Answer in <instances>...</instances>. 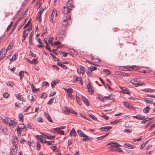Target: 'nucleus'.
I'll return each mask as SVG.
<instances>
[{"label":"nucleus","instance_id":"nucleus-1","mask_svg":"<svg viewBox=\"0 0 155 155\" xmlns=\"http://www.w3.org/2000/svg\"><path fill=\"white\" fill-rule=\"evenodd\" d=\"M74 8L73 1H68L66 3V6L64 7L62 10L64 14H70V12Z\"/></svg>","mask_w":155,"mask_h":155},{"label":"nucleus","instance_id":"nucleus-2","mask_svg":"<svg viewBox=\"0 0 155 155\" xmlns=\"http://www.w3.org/2000/svg\"><path fill=\"white\" fill-rule=\"evenodd\" d=\"M64 16L62 25L64 26H68L70 24V21L71 19L70 14H64Z\"/></svg>","mask_w":155,"mask_h":155},{"label":"nucleus","instance_id":"nucleus-3","mask_svg":"<svg viewBox=\"0 0 155 155\" xmlns=\"http://www.w3.org/2000/svg\"><path fill=\"white\" fill-rule=\"evenodd\" d=\"M23 19V18L20 17L15 22V24H14L12 29L11 30V31L9 33L8 35H10L13 32V31L15 30L16 28L17 25H18V22L21 20V19Z\"/></svg>","mask_w":155,"mask_h":155},{"label":"nucleus","instance_id":"nucleus-4","mask_svg":"<svg viewBox=\"0 0 155 155\" xmlns=\"http://www.w3.org/2000/svg\"><path fill=\"white\" fill-rule=\"evenodd\" d=\"M54 130L55 132H57V134H59L61 135L64 134V131L62 130H61L60 127L54 128Z\"/></svg>","mask_w":155,"mask_h":155},{"label":"nucleus","instance_id":"nucleus-5","mask_svg":"<svg viewBox=\"0 0 155 155\" xmlns=\"http://www.w3.org/2000/svg\"><path fill=\"white\" fill-rule=\"evenodd\" d=\"M112 128L111 126L103 127L100 128L99 130L102 131H108L110 130Z\"/></svg>","mask_w":155,"mask_h":155},{"label":"nucleus","instance_id":"nucleus-6","mask_svg":"<svg viewBox=\"0 0 155 155\" xmlns=\"http://www.w3.org/2000/svg\"><path fill=\"white\" fill-rule=\"evenodd\" d=\"M64 89L65 90L68 94L70 93H72L73 92V90L71 88H70L68 87H64Z\"/></svg>","mask_w":155,"mask_h":155},{"label":"nucleus","instance_id":"nucleus-7","mask_svg":"<svg viewBox=\"0 0 155 155\" xmlns=\"http://www.w3.org/2000/svg\"><path fill=\"white\" fill-rule=\"evenodd\" d=\"M8 124L11 127L13 128L17 124V122L14 120H11Z\"/></svg>","mask_w":155,"mask_h":155},{"label":"nucleus","instance_id":"nucleus-8","mask_svg":"<svg viewBox=\"0 0 155 155\" xmlns=\"http://www.w3.org/2000/svg\"><path fill=\"white\" fill-rule=\"evenodd\" d=\"M123 105L129 108V109H135L134 107L132 105H131L130 104L128 103L127 102L123 101Z\"/></svg>","mask_w":155,"mask_h":155},{"label":"nucleus","instance_id":"nucleus-9","mask_svg":"<svg viewBox=\"0 0 155 155\" xmlns=\"http://www.w3.org/2000/svg\"><path fill=\"white\" fill-rule=\"evenodd\" d=\"M64 109L62 110L63 111L64 113L66 114H68L71 113V109L70 108L67 107H64Z\"/></svg>","mask_w":155,"mask_h":155},{"label":"nucleus","instance_id":"nucleus-10","mask_svg":"<svg viewBox=\"0 0 155 155\" xmlns=\"http://www.w3.org/2000/svg\"><path fill=\"white\" fill-rule=\"evenodd\" d=\"M109 150L110 151H117L119 152H123V151L120 148H117L115 149L112 147H110L109 148Z\"/></svg>","mask_w":155,"mask_h":155},{"label":"nucleus","instance_id":"nucleus-11","mask_svg":"<svg viewBox=\"0 0 155 155\" xmlns=\"http://www.w3.org/2000/svg\"><path fill=\"white\" fill-rule=\"evenodd\" d=\"M81 99L83 100L84 104L87 106H89V104L87 99L83 96H81Z\"/></svg>","mask_w":155,"mask_h":155},{"label":"nucleus","instance_id":"nucleus-12","mask_svg":"<svg viewBox=\"0 0 155 155\" xmlns=\"http://www.w3.org/2000/svg\"><path fill=\"white\" fill-rule=\"evenodd\" d=\"M15 95L16 96V97L20 100L23 102L25 101V100L24 99L22 95L18 94V95Z\"/></svg>","mask_w":155,"mask_h":155},{"label":"nucleus","instance_id":"nucleus-13","mask_svg":"<svg viewBox=\"0 0 155 155\" xmlns=\"http://www.w3.org/2000/svg\"><path fill=\"white\" fill-rule=\"evenodd\" d=\"M92 70H91L90 68H88V70L86 71V73L88 77H91L92 76Z\"/></svg>","mask_w":155,"mask_h":155},{"label":"nucleus","instance_id":"nucleus-14","mask_svg":"<svg viewBox=\"0 0 155 155\" xmlns=\"http://www.w3.org/2000/svg\"><path fill=\"white\" fill-rule=\"evenodd\" d=\"M59 81L60 80H59L53 81L51 83V85L52 87H53L57 84L58 83Z\"/></svg>","mask_w":155,"mask_h":155},{"label":"nucleus","instance_id":"nucleus-15","mask_svg":"<svg viewBox=\"0 0 155 155\" xmlns=\"http://www.w3.org/2000/svg\"><path fill=\"white\" fill-rule=\"evenodd\" d=\"M77 95H78V94H76V100H77V102L80 105H81L82 104V102L81 101V100H82L81 99V98L80 97H79V96H78Z\"/></svg>","mask_w":155,"mask_h":155},{"label":"nucleus","instance_id":"nucleus-16","mask_svg":"<svg viewBox=\"0 0 155 155\" xmlns=\"http://www.w3.org/2000/svg\"><path fill=\"white\" fill-rule=\"evenodd\" d=\"M18 55V54L16 53H15V54H14L13 55L12 58H11L10 59V61L12 62L15 60L17 58Z\"/></svg>","mask_w":155,"mask_h":155},{"label":"nucleus","instance_id":"nucleus-17","mask_svg":"<svg viewBox=\"0 0 155 155\" xmlns=\"http://www.w3.org/2000/svg\"><path fill=\"white\" fill-rule=\"evenodd\" d=\"M138 67L135 66H130L129 67V70L130 71L136 70L138 69Z\"/></svg>","mask_w":155,"mask_h":155},{"label":"nucleus","instance_id":"nucleus-18","mask_svg":"<svg viewBox=\"0 0 155 155\" xmlns=\"http://www.w3.org/2000/svg\"><path fill=\"white\" fill-rule=\"evenodd\" d=\"M150 107L149 106H146L143 110V113L145 114L148 113L150 110Z\"/></svg>","mask_w":155,"mask_h":155},{"label":"nucleus","instance_id":"nucleus-19","mask_svg":"<svg viewBox=\"0 0 155 155\" xmlns=\"http://www.w3.org/2000/svg\"><path fill=\"white\" fill-rule=\"evenodd\" d=\"M38 8H39L40 11L38 12V14H40L41 15L42 12L45 10V8H43L41 7V4L39 3V6Z\"/></svg>","mask_w":155,"mask_h":155},{"label":"nucleus","instance_id":"nucleus-20","mask_svg":"<svg viewBox=\"0 0 155 155\" xmlns=\"http://www.w3.org/2000/svg\"><path fill=\"white\" fill-rule=\"evenodd\" d=\"M70 135L73 137L75 136H76V132L74 128L72 129L70 133Z\"/></svg>","mask_w":155,"mask_h":155},{"label":"nucleus","instance_id":"nucleus-21","mask_svg":"<svg viewBox=\"0 0 155 155\" xmlns=\"http://www.w3.org/2000/svg\"><path fill=\"white\" fill-rule=\"evenodd\" d=\"M23 38L24 40H25V38H26L27 36L28 35L29 33V32H28L27 30H25L23 32Z\"/></svg>","mask_w":155,"mask_h":155},{"label":"nucleus","instance_id":"nucleus-22","mask_svg":"<svg viewBox=\"0 0 155 155\" xmlns=\"http://www.w3.org/2000/svg\"><path fill=\"white\" fill-rule=\"evenodd\" d=\"M104 98L106 100L108 99L109 100H111L113 99L114 97L111 94H109L108 96H105Z\"/></svg>","mask_w":155,"mask_h":155},{"label":"nucleus","instance_id":"nucleus-23","mask_svg":"<svg viewBox=\"0 0 155 155\" xmlns=\"http://www.w3.org/2000/svg\"><path fill=\"white\" fill-rule=\"evenodd\" d=\"M97 99H98L100 101H101L103 102H104V98L103 97V96L102 95H98L97 97Z\"/></svg>","mask_w":155,"mask_h":155},{"label":"nucleus","instance_id":"nucleus-24","mask_svg":"<svg viewBox=\"0 0 155 155\" xmlns=\"http://www.w3.org/2000/svg\"><path fill=\"white\" fill-rule=\"evenodd\" d=\"M82 136L83 137H84L82 139L83 141H87L89 140L88 136L85 134H83Z\"/></svg>","mask_w":155,"mask_h":155},{"label":"nucleus","instance_id":"nucleus-25","mask_svg":"<svg viewBox=\"0 0 155 155\" xmlns=\"http://www.w3.org/2000/svg\"><path fill=\"white\" fill-rule=\"evenodd\" d=\"M45 142L47 144V146L53 145L54 143V142L53 141H47L45 140Z\"/></svg>","mask_w":155,"mask_h":155},{"label":"nucleus","instance_id":"nucleus-26","mask_svg":"<svg viewBox=\"0 0 155 155\" xmlns=\"http://www.w3.org/2000/svg\"><path fill=\"white\" fill-rule=\"evenodd\" d=\"M6 84L9 87H13L14 83L12 81H8L6 82Z\"/></svg>","mask_w":155,"mask_h":155},{"label":"nucleus","instance_id":"nucleus-27","mask_svg":"<svg viewBox=\"0 0 155 155\" xmlns=\"http://www.w3.org/2000/svg\"><path fill=\"white\" fill-rule=\"evenodd\" d=\"M61 63H62V62H61V63H57V64L58 66L61 67L64 69H67L68 68L67 67L64 65L63 64H61Z\"/></svg>","mask_w":155,"mask_h":155},{"label":"nucleus","instance_id":"nucleus-28","mask_svg":"<svg viewBox=\"0 0 155 155\" xmlns=\"http://www.w3.org/2000/svg\"><path fill=\"white\" fill-rule=\"evenodd\" d=\"M12 140L13 143H15V144L16 143H18V140L17 138L15 136H13Z\"/></svg>","mask_w":155,"mask_h":155},{"label":"nucleus","instance_id":"nucleus-29","mask_svg":"<svg viewBox=\"0 0 155 155\" xmlns=\"http://www.w3.org/2000/svg\"><path fill=\"white\" fill-rule=\"evenodd\" d=\"M38 40L39 43L40 45H37V46L39 47H44V45L43 44H42V43L41 41V40L40 38H38Z\"/></svg>","mask_w":155,"mask_h":155},{"label":"nucleus","instance_id":"nucleus-30","mask_svg":"<svg viewBox=\"0 0 155 155\" xmlns=\"http://www.w3.org/2000/svg\"><path fill=\"white\" fill-rule=\"evenodd\" d=\"M81 78V77H78L76 75H74L73 76V80L75 82L79 81V79H80Z\"/></svg>","mask_w":155,"mask_h":155},{"label":"nucleus","instance_id":"nucleus-31","mask_svg":"<svg viewBox=\"0 0 155 155\" xmlns=\"http://www.w3.org/2000/svg\"><path fill=\"white\" fill-rule=\"evenodd\" d=\"M144 100L146 102H148L149 104H152L153 103V100L147 98H144Z\"/></svg>","mask_w":155,"mask_h":155},{"label":"nucleus","instance_id":"nucleus-32","mask_svg":"<svg viewBox=\"0 0 155 155\" xmlns=\"http://www.w3.org/2000/svg\"><path fill=\"white\" fill-rule=\"evenodd\" d=\"M38 63L37 59H33L31 61V64H36Z\"/></svg>","mask_w":155,"mask_h":155},{"label":"nucleus","instance_id":"nucleus-33","mask_svg":"<svg viewBox=\"0 0 155 155\" xmlns=\"http://www.w3.org/2000/svg\"><path fill=\"white\" fill-rule=\"evenodd\" d=\"M77 132L78 133V134L79 135L80 137H82V135L83 134H85L82 132L81 130H77Z\"/></svg>","mask_w":155,"mask_h":155},{"label":"nucleus","instance_id":"nucleus-34","mask_svg":"<svg viewBox=\"0 0 155 155\" xmlns=\"http://www.w3.org/2000/svg\"><path fill=\"white\" fill-rule=\"evenodd\" d=\"M23 114L22 113L19 114L18 115V117L20 119V120L22 121V122L23 121Z\"/></svg>","mask_w":155,"mask_h":155},{"label":"nucleus","instance_id":"nucleus-35","mask_svg":"<svg viewBox=\"0 0 155 155\" xmlns=\"http://www.w3.org/2000/svg\"><path fill=\"white\" fill-rule=\"evenodd\" d=\"M19 76L20 79L21 80L24 76V71H21L19 73Z\"/></svg>","mask_w":155,"mask_h":155},{"label":"nucleus","instance_id":"nucleus-36","mask_svg":"<svg viewBox=\"0 0 155 155\" xmlns=\"http://www.w3.org/2000/svg\"><path fill=\"white\" fill-rule=\"evenodd\" d=\"M122 119H120L119 120H115L112 122L110 123V124H116L118 123H119V122H120V120H121Z\"/></svg>","mask_w":155,"mask_h":155},{"label":"nucleus","instance_id":"nucleus-37","mask_svg":"<svg viewBox=\"0 0 155 155\" xmlns=\"http://www.w3.org/2000/svg\"><path fill=\"white\" fill-rule=\"evenodd\" d=\"M45 138H46V137H45L44 138V136H43L41 138H40V141L41 142V143H45V141L46 140H45Z\"/></svg>","mask_w":155,"mask_h":155},{"label":"nucleus","instance_id":"nucleus-38","mask_svg":"<svg viewBox=\"0 0 155 155\" xmlns=\"http://www.w3.org/2000/svg\"><path fill=\"white\" fill-rule=\"evenodd\" d=\"M39 96L41 98H45L47 97V94L45 93H44L43 94H40Z\"/></svg>","mask_w":155,"mask_h":155},{"label":"nucleus","instance_id":"nucleus-39","mask_svg":"<svg viewBox=\"0 0 155 155\" xmlns=\"http://www.w3.org/2000/svg\"><path fill=\"white\" fill-rule=\"evenodd\" d=\"M18 125H19V127H21V128H22L23 129H25V131L27 130L26 128L25 127V126L23 124H19Z\"/></svg>","mask_w":155,"mask_h":155},{"label":"nucleus","instance_id":"nucleus-40","mask_svg":"<svg viewBox=\"0 0 155 155\" xmlns=\"http://www.w3.org/2000/svg\"><path fill=\"white\" fill-rule=\"evenodd\" d=\"M44 136H45L46 138V137L47 139L49 140H52L55 137V136H47L46 135H45Z\"/></svg>","mask_w":155,"mask_h":155},{"label":"nucleus","instance_id":"nucleus-41","mask_svg":"<svg viewBox=\"0 0 155 155\" xmlns=\"http://www.w3.org/2000/svg\"><path fill=\"white\" fill-rule=\"evenodd\" d=\"M27 19H25V21L24 22H22L21 23V25L20 26V27L18 28V31H19L20 29H21V28L22 27V26H23V25H24V24L27 21Z\"/></svg>","mask_w":155,"mask_h":155},{"label":"nucleus","instance_id":"nucleus-42","mask_svg":"<svg viewBox=\"0 0 155 155\" xmlns=\"http://www.w3.org/2000/svg\"><path fill=\"white\" fill-rule=\"evenodd\" d=\"M107 145H110L112 147H116V143L115 142H112L110 143H108Z\"/></svg>","mask_w":155,"mask_h":155},{"label":"nucleus","instance_id":"nucleus-43","mask_svg":"<svg viewBox=\"0 0 155 155\" xmlns=\"http://www.w3.org/2000/svg\"><path fill=\"white\" fill-rule=\"evenodd\" d=\"M54 98H52L50 99L48 101L47 103V104H51L53 102L54 100Z\"/></svg>","mask_w":155,"mask_h":155},{"label":"nucleus","instance_id":"nucleus-44","mask_svg":"<svg viewBox=\"0 0 155 155\" xmlns=\"http://www.w3.org/2000/svg\"><path fill=\"white\" fill-rule=\"evenodd\" d=\"M13 45L12 43H10L9 45L8 46V47L6 49V51H7L8 50H9L11 49L12 47H13Z\"/></svg>","mask_w":155,"mask_h":155},{"label":"nucleus","instance_id":"nucleus-45","mask_svg":"<svg viewBox=\"0 0 155 155\" xmlns=\"http://www.w3.org/2000/svg\"><path fill=\"white\" fill-rule=\"evenodd\" d=\"M123 92L125 94H130V92L127 89H126L123 90Z\"/></svg>","mask_w":155,"mask_h":155},{"label":"nucleus","instance_id":"nucleus-46","mask_svg":"<svg viewBox=\"0 0 155 155\" xmlns=\"http://www.w3.org/2000/svg\"><path fill=\"white\" fill-rule=\"evenodd\" d=\"M103 71L105 73L107 74L108 75L110 74V71L108 70L107 69H103Z\"/></svg>","mask_w":155,"mask_h":155},{"label":"nucleus","instance_id":"nucleus-47","mask_svg":"<svg viewBox=\"0 0 155 155\" xmlns=\"http://www.w3.org/2000/svg\"><path fill=\"white\" fill-rule=\"evenodd\" d=\"M46 48L47 50L49 51L50 52H51V50L50 46L48 44L47 45L46 44Z\"/></svg>","mask_w":155,"mask_h":155},{"label":"nucleus","instance_id":"nucleus-48","mask_svg":"<svg viewBox=\"0 0 155 155\" xmlns=\"http://www.w3.org/2000/svg\"><path fill=\"white\" fill-rule=\"evenodd\" d=\"M132 131V130L131 129H125L124 131V133L127 132L128 133H130Z\"/></svg>","mask_w":155,"mask_h":155},{"label":"nucleus","instance_id":"nucleus-49","mask_svg":"<svg viewBox=\"0 0 155 155\" xmlns=\"http://www.w3.org/2000/svg\"><path fill=\"white\" fill-rule=\"evenodd\" d=\"M13 22L12 21L10 24L8 26V28H7V31H8L11 28L12 26L13 25Z\"/></svg>","mask_w":155,"mask_h":155},{"label":"nucleus","instance_id":"nucleus-50","mask_svg":"<svg viewBox=\"0 0 155 155\" xmlns=\"http://www.w3.org/2000/svg\"><path fill=\"white\" fill-rule=\"evenodd\" d=\"M61 54H62L64 57H65L67 56V55L68 53L62 51L61 52Z\"/></svg>","mask_w":155,"mask_h":155},{"label":"nucleus","instance_id":"nucleus-51","mask_svg":"<svg viewBox=\"0 0 155 155\" xmlns=\"http://www.w3.org/2000/svg\"><path fill=\"white\" fill-rule=\"evenodd\" d=\"M31 22V20H30V19L28 21V22L27 23V24L24 26V27H23V28L24 29H25L27 27H28L30 23V22Z\"/></svg>","mask_w":155,"mask_h":155},{"label":"nucleus","instance_id":"nucleus-52","mask_svg":"<svg viewBox=\"0 0 155 155\" xmlns=\"http://www.w3.org/2000/svg\"><path fill=\"white\" fill-rule=\"evenodd\" d=\"M41 15L40 14H38V15L36 18L37 19H39V22H40L41 21Z\"/></svg>","mask_w":155,"mask_h":155},{"label":"nucleus","instance_id":"nucleus-53","mask_svg":"<svg viewBox=\"0 0 155 155\" xmlns=\"http://www.w3.org/2000/svg\"><path fill=\"white\" fill-rule=\"evenodd\" d=\"M104 136L99 137H97L96 138V139L97 140V141L99 140H101L104 138Z\"/></svg>","mask_w":155,"mask_h":155},{"label":"nucleus","instance_id":"nucleus-54","mask_svg":"<svg viewBox=\"0 0 155 155\" xmlns=\"http://www.w3.org/2000/svg\"><path fill=\"white\" fill-rule=\"evenodd\" d=\"M72 144V140L71 139H69L68 140V146H69Z\"/></svg>","mask_w":155,"mask_h":155},{"label":"nucleus","instance_id":"nucleus-55","mask_svg":"<svg viewBox=\"0 0 155 155\" xmlns=\"http://www.w3.org/2000/svg\"><path fill=\"white\" fill-rule=\"evenodd\" d=\"M89 115L91 118L94 120H96L97 119V118L94 115L89 114Z\"/></svg>","mask_w":155,"mask_h":155},{"label":"nucleus","instance_id":"nucleus-56","mask_svg":"<svg viewBox=\"0 0 155 155\" xmlns=\"http://www.w3.org/2000/svg\"><path fill=\"white\" fill-rule=\"evenodd\" d=\"M92 87H91V88H88L87 89L89 92L91 94H93V93H94V92H93V91L92 90Z\"/></svg>","mask_w":155,"mask_h":155},{"label":"nucleus","instance_id":"nucleus-57","mask_svg":"<svg viewBox=\"0 0 155 155\" xmlns=\"http://www.w3.org/2000/svg\"><path fill=\"white\" fill-rule=\"evenodd\" d=\"M53 18H54V17L53 16H50L49 17V19H50V21L53 24L54 23V22L53 21Z\"/></svg>","mask_w":155,"mask_h":155},{"label":"nucleus","instance_id":"nucleus-58","mask_svg":"<svg viewBox=\"0 0 155 155\" xmlns=\"http://www.w3.org/2000/svg\"><path fill=\"white\" fill-rule=\"evenodd\" d=\"M54 39L53 38H52L50 40V38H49V40H48L49 42L52 45H53L54 44L52 43V41H53V39Z\"/></svg>","mask_w":155,"mask_h":155},{"label":"nucleus","instance_id":"nucleus-59","mask_svg":"<svg viewBox=\"0 0 155 155\" xmlns=\"http://www.w3.org/2000/svg\"><path fill=\"white\" fill-rule=\"evenodd\" d=\"M81 72V71H85V68L83 66H81L80 67Z\"/></svg>","mask_w":155,"mask_h":155},{"label":"nucleus","instance_id":"nucleus-60","mask_svg":"<svg viewBox=\"0 0 155 155\" xmlns=\"http://www.w3.org/2000/svg\"><path fill=\"white\" fill-rule=\"evenodd\" d=\"M26 142V141L23 137H21L20 140V143H23V142Z\"/></svg>","mask_w":155,"mask_h":155},{"label":"nucleus","instance_id":"nucleus-61","mask_svg":"<svg viewBox=\"0 0 155 155\" xmlns=\"http://www.w3.org/2000/svg\"><path fill=\"white\" fill-rule=\"evenodd\" d=\"M89 68H91V70H92V71H95L97 69V68L95 67L91 66Z\"/></svg>","mask_w":155,"mask_h":155},{"label":"nucleus","instance_id":"nucleus-62","mask_svg":"<svg viewBox=\"0 0 155 155\" xmlns=\"http://www.w3.org/2000/svg\"><path fill=\"white\" fill-rule=\"evenodd\" d=\"M9 96V95L7 93H5L3 94V97L5 98H8Z\"/></svg>","mask_w":155,"mask_h":155},{"label":"nucleus","instance_id":"nucleus-63","mask_svg":"<svg viewBox=\"0 0 155 155\" xmlns=\"http://www.w3.org/2000/svg\"><path fill=\"white\" fill-rule=\"evenodd\" d=\"M37 119V121L38 122H42L44 121L43 119L41 117Z\"/></svg>","mask_w":155,"mask_h":155},{"label":"nucleus","instance_id":"nucleus-64","mask_svg":"<svg viewBox=\"0 0 155 155\" xmlns=\"http://www.w3.org/2000/svg\"><path fill=\"white\" fill-rule=\"evenodd\" d=\"M17 150H12V154L15 155L17 153Z\"/></svg>","mask_w":155,"mask_h":155}]
</instances>
